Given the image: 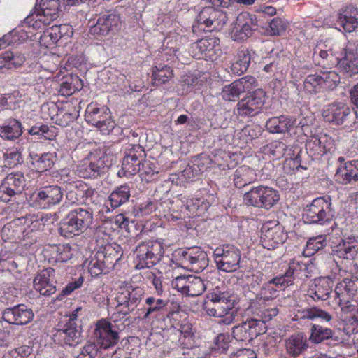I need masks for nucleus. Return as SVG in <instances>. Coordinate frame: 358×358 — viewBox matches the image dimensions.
<instances>
[{
  "instance_id": "1",
  "label": "nucleus",
  "mask_w": 358,
  "mask_h": 358,
  "mask_svg": "<svg viewBox=\"0 0 358 358\" xmlns=\"http://www.w3.org/2000/svg\"><path fill=\"white\" fill-rule=\"evenodd\" d=\"M92 212L81 208L71 210L59 222V232L65 238L83 234L92 223Z\"/></svg>"
},
{
  "instance_id": "2",
  "label": "nucleus",
  "mask_w": 358,
  "mask_h": 358,
  "mask_svg": "<svg viewBox=\"0 0 358 358\" xmlns=\"http://www.w3.org/2000/svg\"><path fill=\"white\" fill-rule=\"evenodd\" d=\"M334 217V211L331 207V200L329 196H322L315 199L312 203L307 205L303 212V219L310 224L321 225L331 224Z\"/></svg>"
},
{
  "instance_id": "3",
  "label": "nucleus",
  "mask_w": 358,
  "mask_h": 358,
  "mask_svg": "<svg viewBox=\"0 0 358 358\" xmlns=\"http://www.w3.org/2000/svg\"><path fill=\"white\" fill-rule=\"evenodd\" d=\"M235 297L228 292L218 289L209 293L203 308L206 314L215 317H222L234 307Z\"/></svg>"
},
{
  "instance_id": "4",
  "label": "nucleus",
  "mask_w": 358,
  "mask_h": 358,
  "mask_svg": "<svg viewBox=\"0 0 358 358\" xmlns=\"http://www.w3.org/2000/svg\"><path fill=\"white\" fill-rule=\"evenodd\" d=\"M119 259L118 252L113 247L106 246L91 257L87 263L89 273L92 277L106 274L113 268Z\"/></svg>"
},
{
  "instance_id": "5",
  "label": "nucleus",
  "mask_w": 358,
  "mask_h": 358,
  "mask_svg": "<svg viewBox=\"0 0 358 358\" xmlns=\"http://www.w3.org/2000/svg\"><path fill=\"white\" fill-rule=\"evenodd\" d=\"M168 303L159 298L154 296H149L145 301V307L141 310L143 311V320H148L151 317H155L158 320H161L162 324L159 327L161 329L164 330L169 327H173L174 325L171 324V318L178 315L177 312H171L166 308Z\"/></svg>"
},
{
  "instance_id": "6",
  "label": "nucleus",
  "mask_w": 358,
  "mask_h": 358,
  "mask_svg": "<svg viewBox=\"0 0 358 358\" xmlns=\"http://www.w3.org/2000/svg\"><path fill=\"white\" fill-rule=\"evenodd\" d=\"M279 200L280 195L277 190L264 185L252 187L243 196L246 205L266 210L276 205Z\"/></svg>"
},
{
  "instance_id": "7",
  "label": "nucleus",
  "mask_w": 358,
  "mask_h": 358,
  "mask_svg": "<svg viewBox=\"0 0 358 358\" xmlns=\"http://www.w3.org/2000/svg\"><path fill=\"white\" fill-rule=\"evenodd\" d=\"M60 4L57 0H41L40 9L28 15L24 19V23L34 29H39L41 25H49L58 18Z\"/></svg>"
},
{
  "instance_id": "8",
  "label": "nucleus",
  "mask_w": 358,
  "mask_h": 358,
  "mask_svg": "<svg viewBox=\"0 0 358 358\" xmlns=\"http://www.w3.org/2000/svg\"><path fill=\"white\" fill-rule=\"evenodd\" d=\"M137 264L136 268L143 269L152 268L159 262L163 256L164 250L160 242L147 241L140 243L136 248Z\"/></svg>"
},
{
  "instance_id": "9",
  "label": "nucleus",
  "mask_w": 358,
  "mask_h": 358,
  "mask_svg": "<svg viewBox=\"0 0 358 358\" xmlns=\"http://www.w3.org/2000/svg\"><path fill=\"white\" fill-rule=\"evenodd\" d=\"M55 342L61 345L76 346L82 341L81 326L78 324L77 315L73 313L66 319L53 334Z\"/></svg>"
},
{
  "instance_id": "10",
  "label": "nucleus",
  "mask_w": 358,
  "mask_h": 358,
  "mask_svg": "<svg viewBox=\"0 0 358 358\" xmlns=\"http://www.w3.org/2000/svg\"><path fill=\"white\" fill-rule=\"evenodd\" d=\"M322 116L329 122L350 128L358 118V111L352 112L344 103H333L323 110Z\"/></svg>"
},
{
  "instance_id": "11",
  "label": "nucleus",
  "mask_w": 358,
  "mask_h": 358,
  "mask_svg": "<svg viewBox=\"0 0 358 358\" xmlns=\"http://www.w3.org/2000/svg\"><path fill=\"white\" fill-rule=\"evenodd\" d=\"M144 290L140 287L123 289L115 296L116 310L122 318L129 315L139 305L144 296Z\"/></svg>"
},
{
  "instance_id": "12",
  "label": "nucleus",
  "mask_w": 358,
  "mask_h": 358,
  "mask_svg": "<svg viewBox=\"0 0 358 358\" xmlns=\"http://www.w3.org/2000/svg\"><path fill=\"white\" fill-rule=\"evenodd\" d=\"M217 268L224 272H234L239 268L240 250L232 245H223L213 251Z\"/></svg>"
},
{
  "instance_id": "13",
  "label": "nucleus",
  "mask_w": 358,
  "mask_h": 358,
  "mask_svg": "<svg viewBox=\"0 0 358 358\" xmlns=\"http://www.w3.org/2000/svg\"><path fill=\"white\" fill-rule=\"evenodd\" d=\"M25 186V178L22 172L9 173L0 185V199L6 203L12 201L23 192Z\"/></svg>"
},
{
  "instance_id": "14",
  "label": "nucleus",
  "mask_w": 358,
  "mask_h": 358,
  "mask_svg": "<svg viewBox=\"0 0 358 358\" xmlns=\"http://www.w3.org/2000/svg\"><path fill=\"white\" fill-rule=\"evenodd\" d=\"M220 39L215 36H207L199 39L191 45L193 57L196 59L216 60L221 55Z\"/></svg>"
},
{
  "instance_id": "15",
  "label": "nucleus",
  "mask_w": 358,
  "mask_h": 358,
  "mask_svg": "<svg viewBox=\"0 0 358 358\" xmlns=\"http://www.w3.org/2000/svg\"><path fill=\"white\" fill-rule=\"evenodd\" d=\"M94 337L97 345L104 349L116 345L120 338L117 327L105 319L97 322L94 331Z\"/></svg>"
},
{
  "instance_id": "16",
  "label": "nucleus",
  "mask_w": 358,
  "mask_h": 358,
  "mask_svg": "<svg viewBox=\"0 0 358 358\" xmlns=\"http://www.w3.org/2000/svg\"><path fill=\"white\" fill-rule=\"evenodd\" d=\"M267 327L263 322L250 318L232 328V336L238 341H250L266 333Z\"/></svg>"
},
{
  "instance_id": "17",
  "label": "nucleus",
  "mask_w": 358,
  "mask_h": 358,
  "mask_svg": "<svg viewBox=\"0 0 358 358\" xmlns=\"http://www.w3.org/2000/svg\"><path fill=\"white\" fill-rule=\"evenodd\" d=\"M265 93L261 89L250 92L237 104L239 115L253 117L258 114L264 103Z\"/></svg>"
},
{
  "instance_id": "18",
  "label": "nucleus",
  "mask_w": 358,
  "mask_h": 358,
  "mask_svg": "<svg viewBox=\"0 0 358 358\" xmlns=\"http://www.w3.org/2000/svg\"><path fill=\"white\" fill-rule=\"evenodd\" d=\"M287 236L279 224L267 222L261 229V243L264 248L273 250L282 244Z\"/></svg>"
},
{
  "instance_id": "19",
  "label": "nucleus",
  "mask_w": 358,
  "mask_h": 358,
  "mask_svg": "<svg viewBox=\"0 0 358 358\" xmlns=\"http://www.w3.org/2000/svg\"><path fill=\"white\" fill-rule=\"evenodd\" d=\"M227 20L228 16L225 12L210 6L203 8L196 18L198 24H203L213 29H222Z\"/></svg>"
},
{
  "instance_id": "20",
  "label": "nucleus",
  "mask_w": 358,
  "mask_h": 358,
  "mask_svg": "<svg viewBox=\"0 0 358 358\" xmlns=\"http://www.w3.org/2000/svg\"><path fill=\"white\" fill-rule=\"evenodd\" d=\"M334 148V140L326 134L311 135L306 143L307 153L312 157H321Z\"/></svg>"
},
{
  "instance_id": "21",
  "label": "nucleus",
  "mask_w": 358,
  "mask_h": 358,
  "mask_svg": "<svg viewBox=\"0 0 358 358\" xmlns=\"http://www.w3.org/2000/svg\"><path fill=\"white\" fill-rule=\"evenodd\" d=\"M310 331L309 341L315 344L323 343L329 348H334L343 343V338L330 328L314 324Z\"/></svg>"
},
{
  "instance_id": "22",
  "label": "nucleus",
  "mask_w": 358,
  "mask_h": 358,
  "mask_svg": "<svg viewBox=\"0 0 358 358\" xmlns=\"http://www.w3.org/2000/svg\"><path fill=\"white\" fill-rule=\"evenodd\" d=\"M55 271L51 267L43 269L34 277V287L43 296H50L55 293Z\"/></svg>"
},
{
  "instance_id": "23",
  "label": "nucleus",
  "mask_w": 358,
  "mask_h": 358,
  "mask_svg": "<svg viewBox=\"0 0 358 358\" xmlns=\"http://www.w3.org/2000/svg\"><path fill=\"white\" fill-rule=\"evenodd\" d=\"M3 319L9 324L24 325L34 318V313L24 304L6 308L2 313Z\"/></svg>"
},
{
  "instance_id": "24",
  "label": "nucleus",
  "mask_w": 358,
  "mask_h": 358,
  "mask_svg": "<svg viewBox=\"0 0 358 358\" xmlns=\"http://www.w3.org/2000/svg\"><path fill=\"white\" fill-rule=\"evenodd\" d=\"M63 198V192L58 185H48L41 187L36 194L35 201L41 208H50L59 203Z\"/></svg>"
},
{
  "instance_id": "25",
  "label": "nucleus",
  "mask_w": 358,
  "mask_h": 358,
  "mask_svg": "<svg viewBox=\"0 0 358 358\" xmlns=\"http://www.w3.org/2000/svg\"><path fill=\"white\" fill-rule=\"evenodd\" d=\"M358 254V243L355 239L342 240L332 249L331 255L334 261L338 263H350L353 261Z\"/></svg>"
},
{
  "instance_id": "26",
  "label": "nucleus",
  "mask_w": 358,
  "mask_h": 358,
  "mask_svg": "<svg viewBox=\"0 0 358 358\" xmlns=\"http://www.w3.org/2000/svg\"><path fill=\"white\" fill-rule=\"evenodd\" d=\"M108 110L107 107H99L96 104L90 103L86 109L85 120L91 124L95 126L106 134H109L114 128V122L107 118V114L103 120H97L95 116L100 113H106Z\"/></svg>"
},
{
  "instance_id": "27",
  "label": "nucleus",
  "mask_w": 358,
  "mask_h": 358,
  "mask_svg": "<svg viewBox=\"0 0 358 358\" xmlns=\"http://www.w3.org/2000/svg\"><path fill=\"white\" fill-rule=\"evenodd\" d=\"M334 281L330 277H322L314 280L308 293L314 301H325L332 293Z\"/></svg>"
},
{
  "instance_id": "28",
  "label": "nucleus",
  "mask_w": 358,
  "mask_h": 358,
  "mask_svg": "<svg viewBox=\"0 0 358 358\" xmlns=\"http://www.w3.org/2000/svg\"><path fill=\"white\" fill-rule=\"evenodd\" d=\"M336 22L345 31H354L358 27V8L352 5L342 7L338 10Z\"/></svg>"
},
{
  "instance_id": "29",
  "label": "nucleus",
  "mask_w": 358,
  "mask_h": 358,
  "mask_svg": "<svg viewBox=\"0 0 358 358\" xmlns=\"http://www.w3.org/2000/svg\"><path fill=\"white\" fill-rule=\"evenodd\" d=\"M357 287L350 278H344L338 283L334 289V301L337 305L352 301L357 296Z\"/></svg>"
},
{
  "instance_id": "30",
  "label": "nucleus",
  "mask_w": 358,
  "mask_h": 358,
  "mask_svg": "<svg viewBox=\"0 0 358 358\" xmlns=\"http://www.w3.org/2000/svg\"><path fill=\"white\" fill-rule=\"evenodd\" d=\"M285 342L287 354L293 358L305 352L308 348L307 338L303 334L292 335Z\"/></svg>"
},
{
  "instance_id": "31",
  "label": "nucleus",
  "mask_w": 358,
  "mask_h": 358,
  "mask_svg": "<svg viewBox=\"0 0 358 358\" xmlns=\"http://www.w3.org/2000/svg\"><path fill=\"white\" fill-rule=\"evenodd\" d=\"M296 124V120L289 116L280 115L268 119L266 127L270 133L282 134L289 131Z\"/></svg>"
},
{
  "instance_id": "32",
  "label": "nucleus",
  "mask_w": 358,
  "mask_h": 358,
  "mask_svg": "<svg viewBox=\"0 0 358 358\" xmlns=\"http://www.w3.org/2000/svg\"><path fill=\"white\" fill-rule=\"evenodd\" d=\"M105 161L99 158L95 162H91L89 164H85L78 169L79 176L84 178H96L105 172Z\"/></svg>"
},
{
  "instance_id": "33",
  "label": "nucleus",
  "mask_w": 358,
  "mask_h": 358,
  "mask_svg": "<svg viewBox=\"0 0 358 358\" xmlns=\"http://www.w3.org/2000/svg\"><path fill=\"white\" fill-rule=\"evenodd\" d=\"M342 71L351 77L358 74V53L350 49H346L345 56L338 64Z\"/></svg>"
},
{
  "instance_id": "34",
  "label": "nucleus",
  "mask_w": 358,
  "mask_h": 358,
  "mask_svg": "<svg viewBox=\"0 0 358 358\" xmlns=\"http://www.w3.org/2000/svg\"><path fill=\"white\" fill-rule=\"evenodd\" d=\"M117 21V18L115 15L100 17L96 24L90 28V33L96 36H105L116 25Z\"/></svg>"
},
{
  "instance_id": "35",
  "label": "nucleus",
  "mask_w": 358,
  "mask_h": 358,
  "mask_svg": "<svg viewBox=\"0 0 358 358\" xmlns=\"http://www.w3.org/2000/svg\"><path fill=\"white\" fill-rule=\"evenodd\" d=\"M334 179L337 183L343 185H352L358 182V174L353 171L352 166L346 162L344 166L337 169Z\"/></svg>"
},
{
  "instance_id": "36",
  "label": "nucleus",
  "mask_w": 358,
  "mask_h": 358,
  "mask_svg": "<svg viewBox=\"0 0 358 358\" xmlns=\"http://www.w3.org/2000/svg\"><path fill=\"white\" fill-rule=\"evenodd\" d=\"M255 173L253 169L247 166L238 167L234 174V185L237 188H242L255 180Z\"/></svg>"
},
{
  "instance_id": "37",
  "label": "nucleus",
  "mask_w": 358,
  "mask_h": 358,
  "mask_svg": "<svg viewBox=\"0 0 358 358\" xmlns=\"http://www.w3.org/2000/svg\"><path fill=\"white\" fill-rule=\"evenodd\" d=\"M31 164L37 172H44L50 169L54 165V154L45 152L41 155L36 153H30Z\"/></svg>"
},
{
  "instance_id": "38",
  "label": "nucleus",
  "mask_w": 358,
  "mask_h": 358,
  "mask_svg": "<svg viewBox=\"0 0 358 358\" xmlns=\"http://www.w3.org/2000/svg\"><path fill=\"white\" fill-rule=\"evenodd\" d=\"M313 57L317 60L319 65L327 66L329 68L338 64V58L336 57L333 50L322 49L320 45H317L314 50Z\"/></svg>"
},
{
  "instance_id": "39",
  "label": "nucleus",
  "mask_w": 358,
  "mask_h": 358,
  "mask_svg": "<svg viewBox=\"0 0 358 358\" xmlns=\"http://www.w3.org/2000/svg\"><path fill=\"white\" fill-rule=\"evenodd\" d=\"M251 56L248 49L241 50L236 55V60L231 66L233 74L240 76L245 73L250 64Z\"/></svg>"
},
{
  "instance_id": "40",
  "label": "nucleus",
  "mask_w": 358,
  "mask_h": 358,
  "mask_svg": "<svg viewBox=\"0 0 358 358\" xmlns=\"http://www.w3.org/2000/svg\"><path fill=\"white\" fill-rule=\"evenodd\" d=\"M188 257L190 259L189 269L196 273L202 271L208 265L206 252L199 248L192 249V255Z\"/></svg>"
},
{
  "instance_id": "41",
  "label": "nucleus",
  "mask_w": 358,
  "mask_h": 358,
  "mask_svg": "<svg viewBox=\"0 0 358 358\" xmlns=\"http://www.w3.org/2000/svg\"><path fill=\"white\" fill-rule=\"evenodd\" d=\"M22 134V124L15 119L10 120L7 125L0 127V136L6 140H15Z\"/></svg>"
},
{
  "instance_id": "42",
  "label": "nucleus",
  "mask_w": 358,
  "mask_h": 358,
  "mask_svg": "<svg viewBox=\"0 0 358 358\" xmlns=\"http://www.w3.org/2000/svg\"><path fill=\"white\" fill-rule=\"evenodd\" d=\"M130 188L127 185H121L112 192L109 201L113 208H118L126 203L130 197Z\"/></svg>"
},
{
  "instance_id": "43",
  "label": "nucleus",
  "mask_w": 358,
  "mask_h": 358,
  "mask_svg": "<svg viewBox=\"0 0 358 358\" xmlns=\"http://www.w3.org/2000/svg\"><path fill=\"white\" fill-rule=\"evenodd\" d=\"M28 38L26 31L22 29H13L8 34L0 38V48H3L8 45L19 44Z\"/></svg>"
},
{
  "instance_id": "44",
  "label": "nucleus",
  "mask_w": 358,
  "mask_h": 358,
  "mask_svg": "<svg viewBox=\"0 0 358 358\" xmlns=\"http://www.w3.org/2000/svg\"><path fill=\"white\" fill-rule=\"evenodd\" d=\"M82 87V81L78 76H71L61 83L59 92L62 95L69 96Z\"/></svg>"
},
{
  "instance_id": "45",
  "label": "nucleus",
  "mask_w": 358,
  "mask_h": 358,
  "mask_svg": "<svg viewBox=\"0 0 358 358\" xmlns=\"http://www.w3.org/2000/svg\"><path fill=\"white\" fill-rule=\"evenodd\" d=\"M236 20L250 36L258 28L257 20L255 15L243 12L236 17Z\"/></svg>"
},
{
  "instance_id": "46",
  "label": "nucleus",
  "mask_w": 358,
  "mask_h": 358,
  "mask_svg": "<svg viewBox=\"0 0 358 358\" xmlns=\"http://www.w3.org/2000/svg\"><path fill=\"white\" fill-rule=\"evenodd\" d=\"M173 76V71L168 66H155L152 70V83L155 85H160L167 82Z\"/></svg>"
},
{
  "instance_id": "47",
  "label": "nucleus",
  "mask_w": 358,
  "mask_h": 358,
  "mask_svg": "<svg viewBox=\"0 0 358 358\" xmlns=\"http://www.w3.org/2000/svg\"><path fill=\"white\" fill-rule=\"evenodd\" d=\"M294 264L289 265L286 272L280 275L276 276L270 280V284H273L278 287L285 288L293 284L294 277Z\"/></svg>"
},
{
  "instance_id": "48",
  "label": "nucleus",
  "mask_w": 358,
  "mask_h": 358,
  "mask_svg": "<svg viewBox=\"0 0 358 358\" xmlns=\"http://www.w3.org/2000/svg\"><path fill=\"white\" fill-rule=\"evenodd\" d=\"M243 92V89L241 88V85H239L237 80H235L223 87L221 95L225 101H235L239 98L241 94Z\"/></svg>"
},
{
  "instance_id": "49",
  "label": "nucleus",
  "mask_w": 358,
  "mask_h": 358,
  "mask_svg": "<svg viewBox=\"0 0 358 358\" xmlns=\"http://www.w3.org/2000/svg\"><path fill=\"white\" fill-rule=\"evenodd\" d=\"M206 290V285L200 277L190 275V280L187 284L186 295L189 296H198Z\"/></svg>"
},
{
  "instance_id": "50",
  "label": "nucleus",
  "mask_w": 358,
  "mask_h": 358,
  "mask_svg": "<svg viewBox=\"0 0 358 358\" xmlns=\"http://www.w3.org/2000/svg\"><path fill=\"white\" fill-rule=\"evenodd\" d=\"M142 159H134L130 157H124L122 169L126 176H134L141 171Z\"/></svg>"
},
{
  "instance_id": "51",
  "label": "nucleus",
  "mask_w": 358,
  "mask_h": 358,
  "mask_svg": "<svg viewBox=\"0 0 358 358\" xmlns=\"http://www.w3.org/2000/svg\"><path fill=\"white\" fill-rule=\"evenodd\" d=\"M326 245L327 240L325 236L320 235L312 237L307 241L304 252H306L308 256H311Z\"/></svg>"
},
{
  "instance_id": "52",
  "label": "nucleus",
  "mask_w": 358,
  "mask_h": 358,
  "mask_svg": "<svg viewBox=\"0 0 358 358\" xmlns=\"http://www.w3.org/2000/svg\"><path fill=\"white\" fill-rule=\"evenodd\" d=\"M57 25L46 29L40 37V43L46 47L53 45L60 39Z\"/></svg>"
},
{
  "instance_id": "53",
  "label": "nucleus",
  "mask_w": 358,
  "mask_h": 358,
  "mask_svg": "<svg viewBox=\"0 0 358 358\" xmlns=\"http://www.w3.org/2000/svg\"><path fill=\"white\" fill-rule=\"evenodd\" d=\"M320 77L325 89H333L340 83V76L334 71H322Z\"/></svg>"
},
{
  "instance_id": "54",
  "label": "nucleus",
  "mask_w": 358,
  "mask_h": 358,
  "mask_svg": "<svg viewBox=\"0 0 358 358\" xmlns=\"http://www.w3.org/2000/svg\"><path fill=\"white\" fill-rule=\"evenodd\" d=\"M78 116L74 108H72V111L59 110L56 115V122L58 125L65 127L73 122Z\"/></svg>"
},
{
  "instance_id": "55",
  "label": "nucleus",
  "mask_w": 358,
  "mask_h": 358,
  "mask_svg": "<svg viewBox=\"0 0 358 358\" xmlns=\"http://www.w3.org/2000/svg\"><path fill=\"white\" fill-rule=\"evenodd\" d=\"M303 87L304 90L310 94L317 93L321 87H323L320 75H308L303 82Z\"/></svg>"
},
{
  "instance_id": "56",
  "label": "nucleus",
  "mask_w": 358,
  "mask_h": 358,
  "mask_svg": "<svg viewBox=\"0 0 358 358\" xmlns=\"http://www.w3.org/2000/svg\"><path fill=\"white\" fill-rule=\"evenodd\" d=\"M303 317L310 320L320 318L326 322H330L333 318L332 315L328 312L316 307L307 308L303 311Z\"/></svg>"
},
{
  "instance_id": "57",
  "label": "nucleus",
  "mask_w": 358,
  "mask_h": 358,
  "mask_svg": "<svg viewBox=\"0 0 358 358\" xmlns=\"http://www.w3.org/2000/svg\"><path fill=\"white\" fill-rule=\"evenodd\" d=\"M206 169V166L201 162V159L197 157L192 162L191 164L187 166L183 173L185 175H187L188 178H192L199 176Z\"/></svg>"
},
{
  "instance_id": "58",
  "label": "nucleus",
  "mask_w": 358,
  "mask_h": 358,
  "mask_svg": "<svg viewBox=\"0 0 358 358\" xmlns=\"http://www.w3.org/2000/svg\"><path fill=\"white\" fill-rule=\"evenodd\" d=\"M4 58L6 62H8V69L12 66L17 68L22 65L25 61V57L20 52H13L11 51H6L4 52Z\"/></svg>"
},
{
  "instance_id": "59",
  "label": "nucleus",
  "mask_w": 358,
  "mask_h": 358,
  "mask_svg": "<svg viewBox=\"0 0 358 358\" xmlns=\"http://www.w3.org/2000/svg\"><path fill=\"white\" fill-rule=\"evenodd\" d=\"M288 24V22L284 18H273L269 23L270 34L273 36L282 34L286 31Z\"/></svg>"
},
{
  "instance_id": "60",
  "label": "nucleus",
  "mask_w": 358,
  "mask_h": 358,
  "mask_svg": "<svg viewBox=\"0 0 358 358\" xmlns=\"http://www.w3.org/2000/svg\"><path fill=\"white\" fill-rule=\"evenodd\" d=\"M29 134L32 136H38L40 139L43 138L44 139H52L54 136L52 131L50 129L48 125H34L29 129Z\"/></svg>"
},
{
  "instance_id": "61",
  "label": "nucleus",
  "mask_w": 358,
  "mask_h": 358,
  "mask_svg": "<svg viewBox=\"0 0 358 358\" xmlns=\"http://www.w3.org/2000/svg\"><path fill=\"white\" fill-rule=\"evenodd\" d=\"M231 38L237 42H241L251 36L245 31L243 27L238 24V21L236 20L233 27L229 31Z\"/></svg>"
},
{
  "instance_id": "62",
  "label": "nucleus",
  "mask_w": 358,
  "mask_h": 358,
  "mask_svg": "<svg viewBox=\"0 0 358 358\" xmlns=\"http://www.w3.org/2000/svg\"><path fill=\"white\" fill-rule=\"evenodd\" d=\"M146 156L145 150L139 144H129L125 149V156L130 157L134 159L143 160Z\"/></svg>"
},
{
  "instance_id": "63",
  "label": "nucleus",
  "mask_w": 358,
  "mask_h": 358,
  "mask_svg": "<svg viewBox=\"0 0 358 358\" xmlns=\"http://www.w3.org/2000/svg\"><path fill=\"white\" fill-rule=\"evenodd\" d=\"M57 256L56 261L59 262H66L73 257L72 248L69 244L58 245L56 248Z\"/></svg>"
},
{
  "instance_id": "64",
  "label": "nucleus",
  "mask_w": 358,
  "mask_h": 358,
  "mask_svg": "<svg viewBox=\"0 0 358 358\" xmlns=\"http://www.w3.org/2000/svg\"><path fill=\"white\" fill-rule=\"evenodd\" d=\"M98 351V348L95 343H88L82 348L77 358H95Z\"/></svg>"
}]
</instances>
